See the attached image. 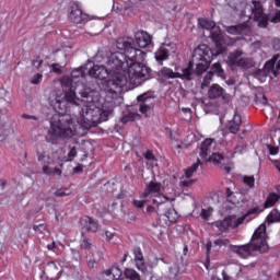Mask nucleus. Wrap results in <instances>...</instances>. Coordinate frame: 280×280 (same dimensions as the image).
<instances>
[{
    "label": "nucleus",
    "mask_w": 280,
    "mask_h": 280,
    "mask_svg": "<svg viewBox=\"0 0 280 280\" xmlns=\"http://www.w3.org/2000/svg\"><path fill=\"white\" fill-rule=\"evenodd\" d=\"M132 39L118 38L116 49L118 51L107 55L106 66H94L89 70L90 78L108 80L105 82V97L107 100H119V93L126 84L141 86L150 78V72L140 62L143 59L141 50L131 48Z\"/></svg>",
    "instance_id": "obj_1"
},
{
    "label": "nucleus",
    "mask_w": 280,
    "mask_h": 280,
    "mask_svg": "<svg viewBox=\"0 0 280 280\" xmlns=\"http://www.w3.org/2000/svg\"><path fill=\"white\" fill-rule=\"evenodd\" d=\"M84 71H86V67L72 70L69 79V91L57 90L50 93L48 102L58 114L52 115L50 118V128L46 137L49 143H58V139H71L78 132V124L73 117L62 115V113L69 108V104H80V98L75 95V91L82 95L85 89H90L82 83L84 81Z\"/></svg>",
    "instance_id": "obj_2"
},
{
    "label": "nucleus",
    "mask_w": 280,
    "mask_h": 280,
    "mask_svg": "<svg viewBox=\"0 0 280 280\" xmlns=\"http://www.w3.org/2000/svg\"><path fill=\"white\" fill-rule=\"evenodd\" d=\"M102 96L96 90L85 89L84 92H81V98H79V104H72V106H80L82 104V108L80 110V118L78 119V124L90 130V128H95L98 124L106 121L108 116L113 115V110H115V106H117V98H107L105 96V102L102 105L100 100Z\"/></svg>",
    "instance_id": "obj_3"
},
{
    "label": "nucleus",
    "mask_w": 280,
    "mask_h": 280,
    "mask_svg": "<svg viewBox=\"0 0 280 280\" xmlns=\"http://www.w3.org/2000/svg\"><path fill=\"white\" fill-rule=\"evenodd\" d=\"M224 54V47L220 46L219 50L213 54V50L209 46L201 44L195 48L192 52V60L189 61L188 66L182 69V72L172 70L171 68L164 67L160 71L163 78L174 79L180 78L182 80H191V75L196 73L197 75H202L207 69L211 66V60L213 56H220Z\"/></svg>",
    "instance_id": "obj_4"
},
{
    "label": "nucleus",
    "mask_w": 280,
    "mask_h": 280,
    "mask_svg": "<svg viewBox=\"0 0 280 280\" xmlns=\"http://www.w3.org/2000/svg\"><path fill=\"white\" fill-rule=\"evenodd\" d=\"M230 8L241 12V16H245L250 21L253 19L259 25V27H268V15L264 12V4L259 1H252V4H246V2L231 3L229 2Z\"/></svg>",
    "instance_id": "obj_5"
},
{
    "label": "nucleus",
    "mask_w": 280,
    "mask_h": 280,
    "mask_svg": "<svg viewBox=\"0 0 280 280\" xmlns=\"http://www.w3.org/2000/svg\"><path fill=\"white\" fill-rule=\"evenodd\" d=\"M199 155L202 161H209L210 163H215V165H226L229 163V155L224 156L220 153H215V140L208 138L203 140L200 144Z\"/></svg>",
    "instance_id": "obj_6"
},
{
    "label": "nucleus",
    "mask_w": 280,
    "mask_h": 280,
    "mask_svg": "<svg viewBox=\"0 0 280 280\" xmlns=\"http://www.w3.org/2000/svg\"><path fill=\"white\" fill-rule=\"evenodd\" d=\"M255 252L266 253L268 250V234L266 233V224H260L254 232L250 243Z\"/></svg>",
    "instance_id": "obj_7"
},
{
    "label": "nucleus",
    "mask_w": 280,
    "mask_h": 280,
    "mask_svg": "<svg viewBox=\"0 0 280 280\" xmlns=\"http://www.w3.org/2000/svg\"><path fill=\"white\" fill-rule=\"evenodd\" d=\"M244 220H246V215H243L240 218L232 215V217H226L223 220L212 222L211 226L214 231L217 229V232L219 235H222V233H226L229 229H237L240 224L244 223Z\"/></svg>",
    "instance_id": "obj_8"
},
{
    "label": "nucleus",
    "mask_w": 280,
    "mask_h": 280,
    "mask_svg": "<svg viewBox=\"0 0 280 280\" xmlns=\"http://www.w3.org/2000/svg\"><path fill=\"white\" fill-rule=\"evenodd\" d=\"M120 38H130L131 44H130V48L135 49L136 51H141L143 54L142 59L140 60V65L143 67V65L141 62H143L144 58H145V52H143V50L137 48H145V47H150V45H152V35L148 34V32L145 31H140L137 32L135 35V39H132V37H120Z\"/></svg>",
    "instance_id": "obj_9"
},
{
    "label": "nucleus",
    "mask_w": 280,
    "mask_h": 280,
    "mask_svg": "<svg viewBox=\"0 0 280 280\" xmlns=\"http://www.w3.org/2000/svg\"><path fill=\"white\" fill-rule=\"evenodd\" d=\"M242 50H235L228 57V65L230 67H241L242 69H250L253 67V60L243 57Z\"/></svg>",
    "instance_id": "obj_10"
},
{
    "label": "nucleus",
    "mask_w": 280,
    "mask_h": 280,
    "mask_svg": "<svg viewBox=\"0 0 280 280\" xmlns=\"http://www.w3.org/2000/svg\"><path fill=\"white\" fill-rule=\"evenodd\" d=\"M69 19L75 25L89 22V15L82 12V9L77 3L70 7Z\"/></svg>",
    "instance_id": "obj_11"
},
{
    "label": "nucleus",
    "mask_w": 280,
    "mask_h": 280,
    "mask_svg": "<svg viewBox=\"0 0 280 280\" xmlns=\"http://www.w3.org/2000/svg\"><path fill=\"white\" fill-rule=\"evenodd\" d=\"M137 107L142 115L150 113L154 108V97L150 96V94L139 95Z\"/></svg>",
    "instance_id": "obj_12"
},
{
    "label": "nucleus",
    "mask_w": 280,
    "mask_h": 280,
    "mask_svg": "<svg viewBox=\"0 0 280 280\" xmlns=\"http://www.w3.org/2000/svg\"><path fill=\"white\" fill-rule=\"evenodd\" d=\"M230 250L235 253L242 259H248L253 253H255V248L250 245V243L245 245H230Z\"/></svg>",
    "instance_id": "obj_13"
},
{
    "label": "nucleus",
    "mask_w": 280,
    "mask_h": 280,
    "mask_svg": "<svg viewBox=\"0 0 280 280\" xmlns=\"http://www.w3.org/2000/svg\"><path fill=\"white\" fill-rule=\"evenodd\" d=\"M80 226L82 231H88L89 233H97L100 230V223H97V220L89 215H83L80 219Z\"/></svg>",
    "instance_id": "obj_14"
},
{
    "label": "nucleus",
    "mask_w": 280,
    "mask_h": 280,
    "mask_svg": "<svg viewBox=\"0 0 280 280\" xmlns=\"http://www.w3.org/2000/svg\"><path fill=\"white\" fill-rule=\"evenodd\" d=\"M122 272L121 269L117 266H112L110 268L104 270L100 275V280H117L120 279Z\"/></svg>",
    "instance_id": "obj_15"
},
{
    "label": "nucleus",
    "mask_w": 280,
    "mask_h": 280,
    "mask_svg": "<svg viewBox=\"0 0 280 280\" xmlns=\"http://www.w3.org/2000/svg\"><path fill=\"white\" fill-rule=\"evenodd\" d=\"M161 189H163V185L155 180L149 183L144 192L141 195V198H151L152 196H156L161 194Z\"/></svg>",
    "instance_id": "obj_16"
},
{
    "label": "nucleus",
    "mask_w": 280,
    "mask_h": 280,
    "mask_svg": "<svg viewBox=\"0 0 280 280\" xmlns=\"http://www.w3.org/2000/svg\"><path fill=\"white\" fill-rule=\"evenodd\" d=\"M42 172L46 176H62V164L56 165L54 162V164L43 165Z\"/></svg>",
    "instance_id": "obj_17"
},
{
    "label": "nucleus",
    "mask_w": 280,
    "mask_h": 280,
    "mask_svg": "<svg viewBox=\"0 0 280 280\" xmlns=\"http://www.w3.org/2000/svg\"><path fill=\"white\" fill-rule=\"evenodd\" d=\"M248 32H250V27L248 26V24L246 22H244L243 24L228 27L229 34H234V35L240 34L241 36H246V34H248Z\"/></svg>",
    "instance_id": "obj_18"
},
{
    "label": "nucleus",
    "mask_w": 280,
    "mask_h": 280,
    "mask_svg": "<svg viewBox=\"0 0 280 280\" xmlns=\"http://www.w3.org/2000/svg\"><path fill=\"white\" fill-rule=\"evenodd\" d=\"M277 192H270L264 203V208L265 209H270L271 207H275V205H277V202H279L280 200V185L276 187Z\"/></svg>",
    "instance_id": "obj_19"
},
{
    "label": "nucleus",
    "mask_w": 280,
    "mask_h": 280,
    "mask_svg": "<svg viewBox=\"0 0 280 280\" xmlns=\"http://www.w3.org/2000/svg\"><path fill=\"white\" fill-rule=\"evenodd\" d=\"M170 49H172V45L163 44L155 52V60L158 62H163V60H167V58H170Z\"/></svg>",
    "instance_id": "obj_20"
},
{
    "label": "nucleus",
    "mask_w": 280,
    "mask_h": 280,
    "mask_svg": "<svg viewBox=\"0 0 280 280\" xmlns=\"http://www.w3.org/2000/svg\"><path fill=\"white\" fill-rule=\"evenodd\" d=\"M242 126V116L234 114L232 120L229 121L228 128L232 135H237L240 132V128Z\"/></svg>",
    "instance_id": "obj_21"
},
{
    "label": "nucleus",
    "mask_w": 280,
    "mask_h": 280,
    "mask_svg": "<svg viewBox=\"0 0 280 280\" xmlns=\"http://www.w3.org/2000/svg\"><path fill=\"white\" fill-rule=\"evenodd\" d=\"M210 37L214 40L217 47H220L224 43V35H222V30L214 24L210 31Z\"/></svg>",
    "instance_id": "obj_22"
},
{
    "label": "nucleus",
    "mask_w": 280,
    "mask_h": 280,
    "mask_svg": "<svg viewBox=\"0 0 280 280\" xmlns=\"http://www.w3.org/2000/svg\"><path fill=\"white\" fill-rule=\"evenodd\" d=\"M273 59L269 60L265 65V68L266 69L272 68L271 73H272L273 78H277V75H279V71H280V59H279V56H275Z\"/></svg>",
    "instance_id": "obj_23"
},
{
    "label": "nucleus",
    "mask_w": 280,
    "mask_h": 280,
    "mask_svg": "<svg viewBox=\"0 0 280 280\" xmlns=\"http://www.w3.org/2000/svg\"><path fill=\"white\" fill-rule=\"evenodd\" d=\"M224 94V89L218 84H213L208 91L209 100H218V97H222Z\"/></svg>",
    "instance_id": "obj_24"
},
{
    "label": "nucleus",
    "mask_w": 280,
    "mask_h": 280,
    "mask_svg": "<svg viewBox=\"0 0 280 280\" xmlns=\"http://www.w3.org/2000/svg\"><path fill=\"white\" fill-rule=\"evenodd\" d=\"M140 117L141 116L139 115V113L129 112L120 118V121L121 124H128L130 121H137V119H140Z\"/></svg>",
    "instance_id": "obj_25"
},
{
    "label": "nucleus",
    "mask_w": 280,
    "mask_h": 280,
    "mask_svg": "<svg viewBox=\"0 0 280 280\" xmlns=\"http://www.w3.org/2000/svg\"><path fill=\"white\" fill-rule=\"evenodd\" d=\"M12 135V127L10 125L0 126V141L3 142Z\"/></svg>",
    "instance_id": "obj_26"
},
{
    "label": "nucleus",
    "mask_w": 280,
    "mask_h": 280,
    "mask_svg": "<svg viewBox=\"0 0 280 280\" xmlns=\"http://www.w3.org/2000/svg\"><path fill=\"white\" fill-rule=\"evenodd\" d=\"M198 23L200 25V27H202V30H208V32H211V30L214 27L215 22L209 20V19H205V18H200L198 20Z\"/></svg>",
    "instance_id": "obj_27"
},
{
    "label": "nucleus",
    "mask_w": 280,
    "mask_h": 280,
    "mask_svg": "<svg viewBox=\"0 0 280 280\" xmlns=\"http://www.w3.org/2000/svg\"><path fill=\"white\" fill-rule=\"evenodd\" d=\"M124 276L127 280H141V276L135 269H125Z\"/></svg>",
    "instance_id": "obj_28"
},
{
    "label": "nucleus",
    "mask_w": 280,
    "mask_h": 280,
    "mask_svg": "<svg viewBox=\"0 0 280 280\" xmlns=\"http://www.w3.org/2000/svg\"><path fill=\"white\" fill-rule=\"evenodd\" d=\"M37 160L39 163H42V165H54L55 162L54 159H51V156H49L47 153H38Z\"/></svg>",
    "instance_id": "obj_29"
},
{
    "label": "nucleus",
    "mask_w": 280,
    "mask_h": 280,
    "mask_svg": "<svg viewBox=\"0 0 280 280\" xmlns=\"http://www.w3.org/2000/svg\"><path fill=\"white\" fill-rule=\"evenodd\" d=\"M200 165V160H198L196 163H194L191 166H189L186 171H185V178H191L195 174V172H198V167Z\"/></svg>",
    "instance_id": "obj_30"
},
{
    "label": "nucleus",
    "mask_w": 280,
    "mask_h": 280,
    "mask_svg": "<svg viewBox=\"0 0 280 280\" xmlns=\"http://www.w3.org/2000/svg\"><path fill=\"white\" fill-rule=\"evenodd\" d=\"M268 224H273V222H280V212L277 209L271 210L267 215Z\"/></svg>",
    "instance_id": "obj_31"
},
{
    "label": "nucleus",
    "mask_w": 280,
    "mask_h": 280,
    "mask_svg": "<svg viewBox=\"0 0 280 280\" xmlns=\"http://www.w3.org/2000/svg\"><path fill=\"white\" fill-rule=\"evenodd\" d=\"M153 205H165L167 202V197H165L163 194L159 192L158 195H153L152 197Z\"/></svg>",
    "instance_id": "obj_32"
},
{
    "label": "nucleus",
    "mask_w": 280,
    "mask_h": 280,
    "mask_svg": "<svg viewBox=\"0 0 280 280\" xmlns=\"http://www.w3.org/2000/svg\"><path fill=\"white\" fill-rule=\"evenodd\" d=\"M242 182L244 183V185H246L247 187H249V189H254L255 188V176H248V175H244L242 177Z\"/></svg>",
    "instance_id": "obj_33"
},
{
    "label": "nucleus",
    "mask_w": 280,
    "mask_h": 280,
    "mask_svg": "<svg viewBox=\"0 0 280 280\" xmlns=\"http://www.w3.org/2000/svg\"><path fill=\"white\" fill-rule=\"evenodd\" d=\"M165 218L171 222H176V220H178V212H176L175 209L170 208L165 213Z\"/></svg>",
    "instance_id": "obj_34"
},
{
    "label": "nucleus",
    "mask_w": 280,
    "mask_h": 280,
    "mask_svg": "<svg viewBox=\"0 0 280 280\" xmlns=\"http://www.w3.org/2000/svg\"><path fill=\"white\" fill-rule=\"evenodd\" d=\"M92 257H93V260H89V262H88L89 268H95V264H97V261H100V259H102L103 254H102V252H96V255L93 254Z\"/></svg>",
    "instance_id": "obj_35"
},
{
    "label": "nucleus",
    "mask_w": 280,
    "mask_h": 280,
    "mask_svg": "<svg viewBox=\"0 0 280 280\" xmlns=\"http://www.w3.org/2000/svg\"><path fill=\"white\" fill-rule=\"evenodd\" d=\"M22 119H28L30 121H32L33 126H38V124H40V118L34 115L23 114Z\"/></svg>",
    "instance_id": "obj_36"
},
{
    "label": "nucleus",
    "mask_w": 280,
    "mask_h": 280,
    "mask_svg": "<svg viewBox=\"0 0 280 280\" xmlns=\"http://www.w3.org/2000/svg\"><path fill=\"white\" fill-rule=\"evenodd\" d=\"M212 72L217 73L219 78H222V75H224V69H222V65L220 62H215L212 66Z\"/></svg>",
    "instance_id": "obj_37"
},
{
    "label": "nucleus",
    "mask_w": 280,
    "mask_h": 280,
    "mask_svg": "<svg viewBox=\"0 0 280 280\" xmlns=\"http://www.w3.org/2000/svg\"><path fill=\"white\" fill-rule=\"evenodd\" d=\"M178 266L177 265H173L172 267H170V271H168V277L171 279H176L178 277Z\"/></svg>",
    "instance_id": "obj_38"
},
{
    "label": "nucleus",
    "mask_w": 280,
    "mask_h": 280,
    "mask_svg": "<svg viewBox=\"0 0 280 280\" xmlns=\"http://www.w3.org/2000/svg\"><path fill=\"white\" fill-rule=\"evenodd\" d=\"M136 267L140 272H145L148 270V266H145V260L143 258L136 260Z\"/></svg>",
    "instance_id": "obj_39"
},
{
    "label": "nucleus",
    "mask_w": 280,
    "mask_h": 280,
    "mask_svg": "<svg viewBox=\"0 0 280 280\" xmlns=\"http://www.w3.org/2000/svg\"><path fill=\"white\" fill-rule=\"evenodd\" d=\"M229 244H231L229 238H219L214 241V246H218L219 248H222V246H229Z\"/></svg>",
    "instance_id": "obj_40"
},
{
    "label": "nucleus",
    "mask_w": 280,
    "mask_h": 280,
    "mask_svg": "<svg viewBox=\"0 0 280 280\" xmlns=\"http://www.w3.org/2000/svg\"><path fill=\"white\" fill-rule=\"evenodd\" d=\"M211 213H213V209L208 208V209H202L200 215L203 220H209V218H211Z\"/></svg>",
    "instance_id": "obj_41"
},
{
    "label": "nucleus",
    "mask_w": 280,
    "mask_h": 280,
    "mask_svg": "<svg viewBox=\"0 0 280 280\" xmlns=\"http://www.w3.org/2000/svg\"><path fill=\"white\" fill-rule=\"evenodd\" d=\"M133 255H135V261H141V259H143V253H141L140 247L133 248Z\"/></svg>",
    "instance_id": "obj_42"
},
{
    "label": "nucleus",
    "mask_w": 280,
    "mask_h": 280,
    "mask_svg": "<svg viewBox=\"0 0 280 280\" xmlns=\"http://www.w3.org/2000/svg\"><path fill=\"white\" fill-rule=\"evenodd\" d=\"M180 185H182V187H191V185H194V179H189V178L183 176L180 178Z\"/></svg>",
    "instance_id": "obj_43"
},
{
    "label": "nucleus",
    "mask_w": 280,
    "mask_h": 280,
    "mask_svg": "<svg viewBox=\"0 0 280 280\" xmlns=\"http://www.w3.org/2000/svg\"><path fill=\"white\" fill-rule=\"evenodd\" d=\"M212 79H213V71H210L206 74L203 79V83L201 84V89H205V86H207V84H209V82H211Z\"/></svg>",
    "instance_id": "obj_44"
},
{
    "label": "nucleus",
    "mask_w": 280,
    "mask_h": 280,
    "mask_svg": "<svg viewBox=\"0 0 280 280\" xmlns=\"http://www.w3.org/2000/svg\"><path fill=\"white\" fill-rule=\"evenodd\" d=\"M81 248H84L85 250H91L93 248V243H91V240L89 238H83Z\"/></svg>",
    "instance_id": "obj_45"
},
{
    "label": "nucleus",
    "mask_w": 280,
    "mask_h": 280,
    "mask_svg": "<svg viewBox=\"0 0 280 280\" xmlns=\"http://www.w3.org/2000/svg\"><path fill=\"white\" fill-rule=\"evenodd\" d=\"M225 196L230 202L235 203V199H233V198H235V192H233V190H231V188L225 189Z\"/></svg>",
    "instance_id": "obj_46"
},
{
    "label": "nucleus",
    "mask_w": 280,
    "mask_h": 280,
    "mask_svg": "<svg viewBox=\"0 0 280 280\" xmlns=\"http://www.w3.org/2000/svg\"><path fill=\"white\" fill-rule=\"evenodd\" d=\"M43 81V74L42 73H36L35 75H33L32 80H31V84H40V82Z\"/></svg>",
    "instance_id": "obj_47"
},
{
    "label": "nucleus",
    "mask_w": 280,
    "mask_h": 280,
    "mask_svg": "<svg viewBox=\"0 0 280 280\" xmlns=\"http://www.w3.org/2000/svg\"><path fill=\"white\" fill-rule=\"evenodd\" d=\"M75 156H78V150L75 149V147H72V148H70V151L68 153L67 161H73V159H75Z\"/></svg>",
    "instance_id": "obj_48"
},
{
    "label": "nucleus",
    "mask_w": 280,
    "mask_h": 280,
    "mask_svg": "<svg viewBox=\"0 0 280 280\" xmlns=\"http://www.w3.org/2000/svg\"><path fill=\"white\" fill-rule=\"evenodd\" d=\"M32 65L33 67H35V69H43V59L36 57L35 59L32 60Z\"/></svg>",
    "instance_id": "obj_49"
},
{
    "label": "nucleus",
    "mask_w": 280,
    "mask_h": 280,
    "mask_svg": "<svg viewBox=\"0 0 280 280\" xmlns=\"http://www.w3.org/2000/svg\"><path fill=\"white\" fill-rule=\"evenodd\" d=\"M144 159H147V161H152L153 163H156V156H154V153H152V151L150 150L144 153Z\"/></svg>",
    "instance_id": "obj_50"
},
{
    "label": "nucleus",
    "mask_w": 280,
    "mask_h": 280,
    "mask_svg": "<svg viewBox=\"0 0 280 280\" xmlns=\"http://www.w3.org/2000/svg\"><path fill=\"white\" fill-rule=\"evenodd\" d=\"M145 202H148L147 198H142V200H133V205L137 209H143Z\"/></svg>",
    "instance_id": "obj_51"
},
{
    "label": "nucleus",
    "mask_w": 280,
    "mask_h": 280,
    "mask_svg": "<svg viewBox=\"0 0 280 280\" xmlns=\"http://www.w3.org/2000/svg\"><path fill=\"white\" fill-rule=\"evenodd\" d=\"M269 154L271 156H276V154H279V147L268 145Z\"/></svg>",
    "instance_id": "obj_52"
},
{
    "label": "nucleus",
    "mask_w": 280,
    "mask_h": 280,
    "mask_svg": "<svg viewBox=\"0 0 280 280\" xmlns=\"http://www.w3.org/2000/svg\"><path fill=\"white\" fill-rule=\"evenodd\" d=\"M257 102H259V104H262L264 106H266V104H268V98L266 97V95L259 94V96H257Z\"/></svg>",
    "instance_id": "obj_53"
},
{
    "label": "nucleus",
    "mask_w": 280,
    "mask_h": 280,
    "mask_svg": "<svg viewBox=\"0 0 280 280\" xmlns=\"http://www.w3.org/2000/svg\"><path fill=\"white\" fill-rule=\"evenodd\" d=\"M234 152L235 154H243L244 152H246V144L236 145Z\"/></svg>",
    "instance_id": "obj_54"
},
{
    "label": "nucleus",
    "mask_w": 280,
    "mask_h": 280,
    "mask_svg": "<svg viewBox=\"0 0 280 280\" xmlns=\"http://www.w3.org/2000/svg\"><path fill=\"white\" fill-rule=\"evenodd\" d=\"M232 272H235L236 277H240V273L242 272V267L234 265L231 267Z\"/></svg>",
    "instance_id": "obj_55"
},
{
    "label": "nucleus",
    "mask_w": 280,
    "mask_h": 280,
    "mask_svg": "<svg viewBox=\"0 0 280 280\" xmlns=\"http://www.w3.org/2000/svg\"><path fill=\"white\" fill-rule=\"evenodd\" d=\"M272 45H273V49H276V51L280 50V39L279 38H275L272 40Z\"/></svg>",
    "instance_id": "obj_56"
},
{
    "label": "nucleus",
    "mask_w": 280,
    "mask_h": 280,
    "mask_svg": "<svg viewBox=\"0 0 280 280\" xmlns=\"http://www.w3.org/2000/svg\"><path fill=\"white\" fill-rule=\"evenodd\" d=\"M271 23H280V11L277 12L270 20Z\"/></svg>",
    "instance_id": "obj_57"
},
{
    "label": "nucleus",
    "mask_w": 280,
    "mask_h": 280,
    "mask_svg": "<svg viewBox=\"0 0 280 280\" xmlns=\"http://www.w3.org/2000/svg\"><path fill=\"white\" fill-rule=\"evenodd\" d=\"M50 68H51V71H54V73H62V70L58 67L57 63H52Z\"/></svg>",
    "instance_id": "obj_58"
},
{
    "label": "nucleus",
    "mask_w": 280,
    "mask_h": 280,
    "mask_svg": "<svg viewBox=\"0 0 280 280\" xmlns=\"http://www.w3.org/2000/svg\"><path fill=\"white\" fill-rule=\"evenodd\" d=\"M69 194L65 192V190L59 189L55 192V196H57L58 198H62L63 196H68Z\"/></svg>",
    "instance_id": "obj_59"
},
{
    "label": "nucleus",
    "mask_w": 280,
    "mask_h": 280,
    "mask_svg": "<svg viewBox=\"0 0 280 280\" xmlns=\"http://www.w3.org/2000/svg\"><path fill=\"white\" fill-rule=\"evenodd\" d=\"M253 213H261V210H259V207L256 206L248 211L247 215H252Z\"/></svg>",
    "instance_id": "obj_60"
},
{
    "label": "nucleus",
    "mask_w": 280,
    "mask_h": 280,
    "mask_svg": "<svg viewBox=\"0 0 280 280\" xmlns=\"http://www.w3.org/2000/svg\"><path fill=\"white\" fill-rule=\"evenodd\" d=\"M221 97H222V100L225 101L226 103L231 102V94L224 93V90H223V94H221Z\"/></svg>",
    "instance_id": "obj_61"
},
{
    "label": "nucleus",
    "mask_w": 280,
    "mask_h": 280,
    "mask_svg": "<svg viewBox=\"0 0 280 280\" xmlns=\"http://www.w3.org/2000/svg\"><path fill=\"white\" fill-rule=\"evenodd\" d=\"M222 277H223V280H233V277L226 275L225 270L222 271Z\"/></svg>",
    "instance_id": "obj_62"
},
{
    "label": "nucleus",
    "mask_w": 280,
    "mask_h": 280,
    "mask_svg": "<svg viewBox=\"0 0 280 280\" xmlns=\"http://www.w3.org/2000/svg\"><path fill=\"white\" fill-rule=\"evenodd\" d=\"M33 229L34 231H44L45 224L34 225Z\"/></svg>",
    "instance_id": "obj_63"
},
{
    "label": "nucleus",
    "mask_w": 280,
    "mask_h": 280,
    "mask_svg": "<svg viewBox=\"0 0 280 280\" xmlns=\"http://www.w3.org/2000/svg\"><path fill=\"white\" fill-rule=\"evenodd\" d=\"M47 248H48L49 250H54V248H56V242H52V243L48 244V245H47Z\"/></svg>",
    "instance_id": "obj_64"
}]
</instances>
